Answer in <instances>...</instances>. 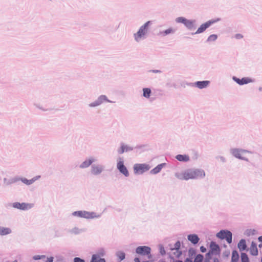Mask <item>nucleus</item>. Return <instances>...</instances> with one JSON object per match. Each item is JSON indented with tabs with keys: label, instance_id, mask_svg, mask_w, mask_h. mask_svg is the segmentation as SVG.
Segmentation results:
<instances>
[{
	"label": "nucleus",
	"instance_id": "1",
	"mask_svg": "<svg viewBox=\"0 0 262 262\" xmlns=\"http://www.w3.org/2000/svg\"><path fill=\"white\" fill-rule=\"evenodd\" d=\"M151 249L147 246H139L136 248V252L139 254V257L134 259L135 262H140L144 257L150 259L151 257Z\"/></svg>",
	"mask_w": 262,
	"mask_h": 262
},
{
	"label": "nucleus",
	"instance_id": "2",
	"mask_svg": "<svg viewBox=\"0 0 262 262\" xmlns=\"http://www.w3.org/2000/svg\"><path fill=\"white\" fill-rule=\"evenodd\" d=\"M220 254V248L218 245L215 242H211L210 245V250L207 254V258L210 259L213 255L219 256Z\"/></svg>",
	"mask_w": 262,
	"mask_h": 262
},
{
	"label": "nucleus",
	"instance_id": "3",
	"mask_svg": "<svg viewBox=\"0 0 262 262\" xmlns=\"http://www.w3.org/2000/svg\"><path fill=\"white\" fill-rule=\"evenodd\" d=\"M73 215L76 216L83 217L86 219H93L98 217L96 213L93 212H88L86 211H78L73 213Z\"/></svg>",
	"mask_w": 262,
	"mask_h": 262
},
{
	"label": "nucleus",
	"instance_id": "4",
	"mask_svg": "<svg viewBox=\"0 0 262 262\" xmlns=\"http://www.w3.org/2000/svg\"><path fill=\"white\" fill-rule=\"evenodd\" d=\"M150 23L149 21L146 22L144 25L140 27L137 34H135V38L136 41H139L142 37L145 35L147 31L148 26Z\"/></svg>",
	"mask_w": 262,
	"mask_h": 262
},
{
	"label": "nucleus",
	"instance_id": "5",
	"mask_svg": "<svg viewBox=\"0 0 262 262\" xmlns=\"http://www.w3.org/2000/svg\"><path fill=\"white\" fill-rule=\"evenodd\" d=\"M150 167L145 164H136L134 166L135 173L136 174H141L148 170Z\"/></svg>",
	"mask_w": 262,
	"mask_h": 262
},
{
	"label": "nucleus",
	"instance_id": "6",
	"mask_svg": "<svg viewBox=\"0 0 262 262\" xmlns=\"http://www.w3.org/2000/svg\"><path fill=\"white\" fill-rule=\"evenodd\" d=\"M217 236L222 239H225L229 244L232 242V233L229 231H221L217 234Z\"/></svg>",
	"mask_w": 262,
	"mask_h": 262
},
{
	"label": "nucleus",
	"instance_id": "7",
	"mask_svg": "<svg viewBox=\"0 0 262 262\" xmlns=\"http://www.w3.org/2000/svg\"><path fill=\"white\" fill-rule=\"evenodd\" d=\"M231 152L236 158L245 160H247L245 155L246 154L250 153V152L247 150L239 149H233L231 150Z\"/></svg>",
	"mask_w": 262,
	"mask_h": 262
},
{
	"label": "nucleus",
	"instance_id": "8",
	"mask_svg": "<svg viewBox=\"0 0 262 262\" xmlns=\"http://www.w3.org/2000/svg\"><path fill=\"white\" fill-rule=\"evenodd\" d=\"M177 177L181 180H188L189 179H193L194 177L192 174V169H188L183 172L181 175H177Z\"/></svg>",
	"mask_w": 262,
	"mask_h": 262
},
{
	"label": "nucleus",
	"instance_id": "9",
	"mask_svg": "<svg viewBox=\"0 0 262 262\" xmlns=\"http://www.w3.org/2000/svg\"><path fill=\"white\" fill-rule=\"evenodd\" d=\"M12 206L14 208L18 209L25 210L31 208L33 206V205L32 204H28L25 203H20L18 202H15L13 204Z\"/></svg>",
	"mask_w": 262,
	"mask_h": 262
},
{
	"label": "nucleus",
	"instance_id": "10",
	"mask_svg": "<svg viewBox=\"0 0 262 262\" xmlns=\"http://www.w3.org/2000/svg\"><path fill=\"white\" fill-rule=\"evenodd\" d=\"M219 19L214 20H209L203 24H202L200 27L198 28L195 32V34H199L204 31L208 27H209L211 24L217 21Z\"/></svg>",
	"mask_w": 262,
	"mask_h": 262
},
{
	"label": "nucleus",
	"instance_id": "11",
	"mask_svg": "<svg viewBox=\"0 0 262 262\" xmlns=\"http://www.w3.org/2000/svg\"><path fill=\"white\" fill-rule=\"evenodd\" d=\"M177 21L178 23H181L184 24L187 27L191 28L193 26V21L188 20L184 17H180L177 18Z\"/></svg>",
	"mask_w": 262,
	"mask_h": 262
},
{
	"label": "nucleus",
	"instance_id": "12",
	"mask_svg": "<svg viewBox=\"0 0 262 262\" xmlns=\"http://www.w3.org/2000/svg\"><path fill=\"white\" fill-rule=\"evenodd\" d=\"M117 168L120 172L123 174L125 177H128L129 176L128 171L126 167L124 166L123 161H120L118 162Z\"/></svg>",
	"mask_w": 262,
	"mask_h": 262
},
{
	"label": "nucleus",
	"instance_id": "13",
	"mask_svg": "<svg viewBox=\"0 0 262 262\" xmlns=\"http://www.w3.org/2000/svg\"><path fill=\"white\" fill-rule=\"evenodd\" d=\"M233 79L236 83H237L239 85L247 84L252 81L251 79L248 77H245L242 79H239L238 78L234 77Z\"/></svg>",
	"mask_w": 262,
	"mask_h": 262
},
{
	"label": "nucleus",
	"instance_id": "14",
	"mask_svg": "<svg viewBox=\"0 0 262 262\" xmlns=\"http://www.w3.org/2000/svg\"><path fill=\"white\" fill-rule=\"evenodd\" d=\"M192 174L194 177V179L203 178L205 176L204 171L199 169H192Z\"/></svg>",
	"mask_w": 262,
	"mask_h": 262
},
{
	"label": "nucleus",
	"instance_id": "15",
	"mask_svg": "<svg viewBox=\"0 0 262 262\" xmlns=\"http://www.w3.org/2000/svg\"><path fill=\"white\" fill-rule=\"evenodd\" d=\"M182 255V252L177 249H171V252L170 253V257L172 259L179 258Z\"/></svg>",
	"mask_w": 262,
	"mask_h": 262
},
{
	"label": "nucleus",
	"instance_id": "16",
	"mask_svg": "<svg viewBox=\"0 0 262 262\" xmlns=\"http://www.w3.org/2000/svg\"><path fill=\"white\" fill-rule=\"evenodd\" d=\"M250 252L252 255H257L258 254V250L256 244L252 242L250 247Z\"/></svg>",
	"mask_w": 262,
	"mask_h": 262
},
{
	"label": "nucleus",
	"instance_id": "17",
	"mask_svg": "<svg viewBox=\"0 0 262 262\" xmlns=\"http://www.w3.org/2000/svg\"><path fill=\"white\" fill-rule=\"evenodd\" d=\"M188 239L192 244H196L199 241V238L196 234H190L188 236Z\"/></svg>",
	"mask_w": 262,
	"mask_h": 262
},
{
	"label": "nucleus",
	"instance_id": "18",
	"mask_svg": "<svg viewBox=\"0 0 262 262\" xmlns=\"http://www.w3.org/2000/svg\"><path fill=\"white\" fill-rule=\"evenodd\" d=\"M176 158L180 162H187L189 160V156L186 155H178Z\"/></svg>",
	"mask_w": 262,
	"mask_h": 262
},
{
	"label": "nucleus",
	"instance_id": "19",
	"mask_svg": "<svg viewBox=\"0 0 262 262\" xmlns=\"http://www.w3.org/2000/svg\"><path fill=\"white\" fill-rule=\"evenodd\" d=\"M40 178V176L36 177L31 180H27V179L24 178L21 179V181L26 185H31Z\"/></svg>",
	"mask_w": 262,
	"mask_h": 262
},
{
	"label": "nucleus",
	"instance_id": "20",
	"mask_svg": "<svg viewBox=\"0 0 262 262\" xmlns=\"http://www.w3.org/2000/svg\"><path fill=\"white\" fill-rule=\"evenodd\" d=\"M209 83V81H198L195 83V85L200 89H203L206 88Z\"/></svg>",
	"mask_w": 262,
	"mask_h": 262
},
{
	"label": "nucleus",
	"instance_id": "21",
	"mask_svg": "<svg viewBox=\"0 0 262 262\" xmlns=\"http://www.w3.org/2000/svg\"><path fill=\"white\" fill-rule=\"evenodd\" d=\"M102 171V168L100 166H95L92 167V172L94 174H98Z\"/></svg>",
	"mask_w": 262,
	"mask_h": 262
},
{
	"label": "nucleus",
	"instance_id": "22",
	"mask_svg": "<svg viewBox=\"0 0 262 262\" xmlns=\"http://www.w3.org/2000/svg\"><path fill=\"white\" fill-rule=\"evenodd\" d=\"M238 248L240 251L246 250L247 245L245 239H241L238 244Z\"/></svg>",
	"mask_w": 262,
	"mask_h": 262
},
{
	"label": "nucleus",
	"instance_id": "23",
	"mask_svg": "<svg viewBox=\"0 0 262 262\" xmlns=\"http://www.w3.org/2000/svg\"><path fill=\"white\" fill-rule=\"evenodd\" d=\"M106 100V97L105 96H104V95L101 96L99 97L98 101H97L94 103L91 104L90 106H97V105H99L100 104H101L103 101H105Z\"/></svg>",
	"mask_w": 262,
	"mask_h": 262
},
{
	"label": "nucleus",
	"instance_id": "24",
	"mask_svg": "<svg viewBox=\"0 0 262 262\" xmlns=\"http://www.w3.org/2000/svg\"><path fill=\"white\" fill-rule=\"evenodd\" d=\"M11 232V230L10 228L0 227V235H5L10 234Z\"/></svg>",
	"mask_w": 262,
	"mask_h": 262
},
{
	"label": "nucleus",
	"instance_id": "25",
	"mask_svg": "<svg viewBox=\"0 0 262 262\" xmlns=\"http://www.w3.org/2000/svg\"><path fill=\"white\" fill-rule=\"evenodd\" d=\"M239 259V254L236 250L233 251L232 253L231 262H237Z\"/></svg>",
	"mask_w": 262,
	"mask_h": 262
},
{
	"label": "nucleus",
	"instance_id": "26",
	"mask_svg": "<svg viewBox=\"0 0 262 262\" xmlns=\"http://www.w3.org/2000/svg\"><path fill=\"white\" fill-rule=\"evenodd\" d=\"M91 262H105L104 258H101L97 255H93Z\"/></svg>",
	"mask_w": 262,
	"mask_h": 262
},
{
	"label": "nucleus",
	"instance_id": "27",
	"mask_svg": "<svg viewBox=\"0 0 262 262\" xmlns=\"http://www.w3.org/2000/svg\"><path fill=\"white\" fill-rule=\"evenodd\" d=\"M94 161V159H89L84 161L80 166L81 168H85L89 167Z\"/></svg>",
	"mask_w": 262,
	"mask_h": 262
},
{
	"label": "nucleus",
	"instance_id": "28",
	"mask_svg": "<svg viewBox=\"0 0 262 262\" xmlns=\"http://www.w3.org/2000/svg\"><path fill=\"white\" fill-rule=\"evenodd\" d=\"M132 150V148L125 145H122L120 149L119 150L118 152L119 154H123L124 151Z\"/></svg>",
	"mask_w": 262,
	"mask_h": 262
},
{
	"label": "nucleus",
	"instance_id": "29",
	"mask_svg": "<svg viewBox=\"0 0 262 262\" xmlns=\"http://www.w3.org/2000/svg\"><path fill=\"white\" fill-rule=\"evenodd\" d=\"M163 167V164H159L153 169L150 171V172L152 174H156L159 172Z\"/></svg>",
	"mask_w": 262,
	"mask_h": 262
},
{
	"label": "nucleus",
	"instance_id": "30",
	"mask_svg": "<svg viewBox=\"0 0 262 262\" xmlns=\"http://www.w3.org/2000/svg\"><path fill=\"white\" fill-rule=\"evenodd\" d=\"M143 95L145 98H148L151 94V90L149 88H144L143 90Z\"/></svg>",
	"mask_w": 262,
	"mask_h": 262
},
{
	"label": "nucleus",
	"instance_id": "31",
	"mask_svg": "<svg viewBox=\"0 0 262 262\" xmlns=\"http://www.w3.org/2000/svg\"><path fill=\"white\" fill-rule=\"evenodd\" d=\"M242 262H249L248 255L245 253H242L241 255Z\"/></svg>",
	"mask_w": 262,
	"mask_h": 262
},
{
	"label": "nucleus",
	"instance_id": "32",
	"mask_svg": "<svg viewBox=\"0 0 262 262\" xmlns=\"http://www.w3.org/2000/svg\"><path fill=\"white\" fill-rule=\"evenodd\" d=\"M203 260V256L201 254H198L194 258V262H202Z\"/></svg>",
	"mask_w": 262,
	"mask_h": 262
},
{
	"label": "nucleus",
	"instance_id": "33",
	"mask_svg": "<svg viewBox=\"0 0 262 262\" xmlns=\"http://www.w3.org/2000/svg\"><path fill=\"white\" fill-rule=\"evenodd\" d=\"M173 32V30L172 28H168L165 30L163 32L161 33L163 35H166L168 34Z\"/></svg>",
	"mask_w": 262,
	"mask_h": 262
},
{
	"label": "nucleus",
	"instance_id": "34",
	"mask_svg": "<svg viewBox=\"0 0 262 262\" xmlns=\"http://www.w3.org/2000/svg\"><path fill=\"white\" fill-rule=\"evenodd\" d=\"M217 35L215 34H212L210 35L208 38V41H214L217 39Z\"/></svg>",
	"mask_w": 262,
	"mask_h": 262
},
{
	"label": "nucleus",
	"instance_id": "35",
	"mask_svg": "<svg viewBox=\"0 0 262 262\" xmlns=\"http://www.w3.org/2000/svg\"><path fill=\"white\" fill-rule=\"evenodd\" d=\"M117 256L121 260L125 258V254L122 252H118L117 254Z\"/></svg>",
	"mask_w": 262,
	"mask_h": 262
},
{
	"label": "nucleus",
	"instance_id": "36",
	"mask_svg": "<svg viewBox=\"0 0 262 262\" xmlns=\"http://www.w3.org/2000/svg\"><path fill=\"white\" fill-rule=\"evenodd\" d=\"M180 246H181L180 242L179 241H178L174 244V247L173 248V249H177L179 250Z\"/></svg>",
	"mask_w": 262,
	"mask_h": 262
},
{
	"label": "nucleus",
	"instance_id": "37",
	"mask_svg": "<svg viewBox=\"0 0 262 262\" xmlns=\"http://www.w3.org/2000/svg\"><path fill=\"white\" fill-rule=\"evenodd\" d=\"M160 252L162 255H164L165 254L164 248L162 246H160Z\"/></svg>",
	"mask_w": 262,
	"mask_h": 262
},
{
	"label": "nucleus",
	"instance_id": "38",
	"mask_svg": "<svg viewBox=\"0 0 262 262\" xmlns=\"http://www.w3.org/2000/svg\"><path fill=\"white\" fill-rule=\"evenodd\" d=\"M44 258L45 257V256H43V255H41V256H40V255H35V256H33V259H35V260H38V259H41V258Z\"/></svg>",
	"mask_w": 262,
	"mask_h": 262
},
{
	"label": "nucleus",
	"instance_id": "39",
	"mask_svg": "<svg viewBox=\"0 0 262 262\" xmlns=\"http://www.w3.org/2000/svg\"><path fill=\"white\" fill-rule=\"evenodd\" d=\"M74 262H84V260L83 259H81L80 258L75 257L74 259Z\"/></svg>",
	"mask_w": 262,
	"mask_h": 262
},
{
	"label": "nucleus",
	"instance_id": "40",
	"mask_svg": "<svg viewBox=\"0 0 262 262\" xmlns=\"http://www.w3.org/2000/svg\"><path fill=\"white\" fill-rule=\"evenodd\" d=\"M243 37V36L241 34H238L235 35V38L236 39H241Z\"/></svg>",
	"mask_w": 262,
	"mask_h": 262
},
{
	"label": "nucleus",
	"instance_id": "41",
	"mask_svg": "<svg viewBox=\"0 0 262 262\" xmlns=\"http://www.w3.org/2000/svg\"><path fill=\"white\" fill-rule=\"evenodd\" d=\"M53 258L52 257H51L48 258V259L46 261V262H53Z\"/></svg>",
	"mask_w": 262,
	"mask_h": 262
},
{
	"label": "nucleus",
	"instance_id": "42",
	"mask_svg": "<svg viewBox=\"0 0 262 262\" xmlns=\"http://www.w3.org/2000/svg\"><path fill=\"white\" fill-rule=\"evenodd\" d=\"M200 249H201V251L202 252H205L206 251V249L205 247H204L203 246H202L201 248H200Z\"/></svg>",
	"mask_w": 262,
	"mask_h": 262
},
{
	"label": "nucleus",
	"instance_id": "43",
	"mask_svg": "<svg viewBox=\"0 0 262 262\" xmlns=\"http://www.w3.org/2000/svg\"><path fill=\"white\" fill-rule=\"evenodd\" d=\"M185 262H192V261L191 259H190L189 258H187L185 260Z\"/></svg>",
	"mask_w": 262,
	"mask_h": 262
},
{
	"label": "nucleus",
	"instance_id": "44",
	"mask_svg": "<svg viewBox=\"0 0 262 262\" xmlns=\"http://www.w3.org/2000/svg\"><path fill=\"white\" fill-rule=\"evenodd\" d=\"M258 239L259 242H262V236H259Z\"/></svg>",
	"mask_w": 262,
	"mask_h": 262
},
{
	"label": "nucleus",
	"instance_id": "45",
	"mask_svg": "<svg viewBox=\"0 0 262 262\" xmlns=\"http://www.w3.org/2000/svg\"><path fill=\"white\" fill-rule=\"evenodd\" d=\"M213 262H219V260L218 258H214Z\"/></svg>",
	"mask_w": 262,
	"mask_h": 262
},
{
	"label": "nucleus",
	"instance_id": "46",
	"mask_svg": "<svg viewBox=\"0 0 262 262\" xmlns=\"http://www.w3.org/2000/svg\"><path fill=\"white\" fill-rule=\"evenodd\" d=\"M173 262H183L182 260H174Z\"/></svg>",
	"mask_w": 262,
	"mask_h": 262
},
{
	"label": "nucleus",
	"instance_id": "47",
	"mask_svg": "<svg viewBox=\"0 0 262 262\" xmlns=\"http://www.w3.org/2000/svg\"><path fill=\"white\" fill-rule=\"evenodd\" d=\"M259 247H262V245H261V244H259Z\"/></svg>",
	"mask_w": 262,
	"mask_h": 262
},
{
	"label": "nucleus",
	"instance_id": "48",
	"mask_svg": "<svg viewBox=\"0 0 262 262\" xmlns=\"http://www.w3.org/2000/svg\"><path fill=\"white\" fill-rule=\"evenodd\" d=\"M12 262H17V260H14V261H12Z\"/></svg>",
	"mask_w": 262,
	"mask_h": 262
},
{
	"label": "nucleus",
	"instance_id": "49",
	"mask_svg": "<svg viewBox=\"0 0 262 262\" xmlns=\"http://www.w3.org/2000/svg\"><path fill=\"white\" fill-rule=\"evenodd\" d=\"M261 262H262V257H261Z\"/></svg>",
	"mask_w": 262,
	"mask_h": 262
},
{
	"label": "nucleus",
	"instance_id": "50",
	"mask_svg": "<svg viewBox=\"0 0 262 262\" xmlns=\"http://www.w3.org/2000/svg\"><path fill=\"white\" fill-rule=\"evenodd\" d=\"M162 262H164V261H162Z\"/></svg>",
	"mask_w": 262,
	"mask_h": 262
}]
</instances>
